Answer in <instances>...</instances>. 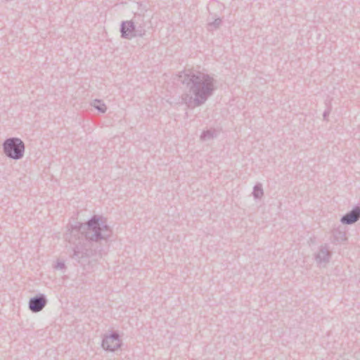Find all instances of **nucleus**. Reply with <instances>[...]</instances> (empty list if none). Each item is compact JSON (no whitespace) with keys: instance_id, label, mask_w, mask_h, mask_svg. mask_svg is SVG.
<instances>
[{"instance_id":"obj_1","label":"nucleus","mask_w":360,"mask_h":360,"mask_svg":"<svg viewBox=\"0 0 360 360\" xmlns=\"http://www.w3.org/2000/svg\"><path fill=\"white\" fill-rule=\"evenodd\" d=\"M5 153L13 158H19L24 150V146L20 139H8L4 143Z\"/></svg>"},{"instance_id":"obj_2","label":"nucleus","mask_w":360,"mask_h":360,"mask_svg":"<svg viewBox=\"0 0 360 360\" xmlns=\"http://www.w3.org/2000/svg\"><path fill=\"white\" fill-rule=\"evenodd\" d=\"M103 346L107 350L113 351L120 346V341L116 336L112 335L103 340Z\"/></svg>"},{"instance_id":"obj_3","label":"nucleus","mask_w":360,"mask_h":360,"mask_svg":"<svg viewBox=\"0 0 360 360\" xmlns=\"http://www.w3.org/2000/svg\"><path fill=\"white\" fill-rule=\"evenodd\" d=\"M360 216V210L356 208L352 210L350 213L347 214L342 219L343 223H353L356 221Z\"/></svg>"},{"instance_id":"obj_4","label":"nucleus","mask_w":360,"mask_h":360,"mask_svg":"<svg viewBox=\"0 0 360 360\" xmlns=\"http://www.w3.org/2000/svg\"><path fill=\"white\" fill-rule=\"evenodd\" d=\"M46 301L44 298L32 300L30 302V308L33 311H40L45 305Z\"/></svg>"},{"instance_id":"obj_5","label":"nucleus","mask_w":360,"mask_h":360,"mask_svg":"<svg viewBox=\"0 0 360 360\" xmlns=\"http://www.w3.org/2000/svg\"><path fill=\"white\" fill-rule=\"evenodd\" d=\"M134 30V26L132 22H126L122 25V35L124 37H129Z\"/></svg>"},{"instance_id":"obj_6","label":"nucleus","mask_w":360,"mask_h":360,"mask_svg":"<svg viewBox=\"0 0 360 360\" xmlns=\"http://www.w3.org/2000/svg\"><path fill=\"white\" fill-rule=\"evenodd\" d=\"M261 194H262V191H261L260 189H259V188H256L255 189V195L256 196H259V195H261Z\"/></svg>"}]
</instances>
